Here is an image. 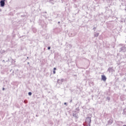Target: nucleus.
I'll return each instance as SVG.
<instances>
[{"instance_id": "f257e3e1", "label": "nucleus", "mask_w": 126, "mask_h": 126, "mask_svg": "<svg viewBox=\"0 0 126 126\" xmlns=\"http://www.w3.org/2000/svg\"><path fill=\"white\" fill-rule=\"evenodd\" d=\"M86 126H91V117H87L85 120Z\"/></svg>"}, {"instance_id": "f03ea898", "label": "nucleus", "mask_w": 126, "mask_h": 126, "mask_svg": "<svg viewBox=\"0 0 126 126\" xmlns=\"http://www.w3.org/2000/svg\"><path fill=\"white\" fill-rule=\"evenodd\" d=\"M119 46H121L122 47L120 48L119 52L122 53H126V45L125 44H120Z\"/></svg>"}, {"instance_id": "7ed1b4c3", "label": "nucleus", "mask_w": 126, "mask_h": 126, "mask_svg": "<svg viewBox=\"0 0 126 126\" xmlns=\"http://www.w3.org/2000/svg\"><path fill=\"white\" fill-rule=\"evenodd\" d=\"M107 71H108L109 73H113L114 72V71H115V70H114L113 67H110L109 68H108Z\"/></svg>"}, {"instance_id": "20e7f679", "label": "nucleus", "mask_w": 126, "mask_h": 126, "mask_svg": "<svg viewBox=\"0 0 126 126\" xmlns=\"http://www.w3.org/2000/svg\"><path fill=\"white\" fill-rule=\"evenodd\" d=\"M5 0H1L0 1V4L1 6V7H3V6H4V5L5 4V2H4Z\"/></svg>"}, {"instance_id": "39448f33", "label": "nucleus", "mask_w": 126, "mask_h": 126, "mask_svg": "<svg viewBox=\"0 0 126 126\" xmlns=\"http://www.w3.org/2000/svg\"><path fill=\"white\" fill-rule=\"evenodd\" d=\"M113 119H110L108 121V123H107L108 126H110V125H112L113 124Z\"/></svg>"}, {"instance_id": "423d86ee", "label": "nucleus", "mask_w": 126, "mask_h": 126, "mask_svg": "<svg viewBox=\"0 0 126 126\" xmlns=\"http://www.w3.org/2000/svg\"><path fill=\"white\" fill-rule=\"evenodd\" d=\"M101 79L103 81H106V80H107V78L106 77V76H105L104 75H101Z\"/></svg>"}, {"instance_id": "0eeeda50", "label": "nucleus", "mask_w": 126, "mask_h": 126, "mask_svg": "<svg viewBox=\"0 0 126 126\" xmlns=\"http://www.w3.org/2000/svg\"><path fill=\"white\" fill-rule=\"evenodd\" d=\"M73 117H74V118H75V119H78V115H77V114L76 113H73Z\"/></svg>"}, {"instance_id": "6e6552de", "label": "nucleus", "mask_w": 126, "mask_h": 126, "mask_svg": "<svg viewBox=\"0 0 126 126\" xmlns=\"http://www.w3.org/2000/svg\"><path fill=\"white\" fill-rule=\"evenodd\" d=\"M62 82H63V81L62 80H58V83L59 84H62Z\"/></svg>"}, {"instance_id": "1a4fd4ad", "label": "nucleus", "mask_w": 126, "mask_h": 126, "mask_svg": "<svg viewBox=\"0 0 126 126\" xmlns=\"http://www.w3.org/2000/svg\"><path fill=\"white\" fill-rule=\"evenodd\" d=\"M99 36V33H94V37H98Z\"/></svg>"}, {"instance_id": "9d476101", "label": "nucleus", "mask_w": 126, "mask_h": 126, "mask_svg": "<svg viewBox=\"0 0 126 126\" xmlns=\"http://www.w3.org/2000/svg\"><path fill=\"white\" fill-rule=\"evenodd\" d=\"M24 103H25V104H27V103H28V101H27V100H25L24 101Z\"/></svg>"}, {"instance_id": "9b49d317", "label": "nucleus", "mask_w": 126, "mask_h": 126, "mask_svg": "<svg viewBox=\"0 0 126 126\" xmlns=\"http://www.w3.org/2000/svg\"><path fill=\"white\" fill-rule=\"evenodd\" d=\"M28 94H29V96H31V95H32V93L29 92V93H28Z\"/></svg>"}, {"instance_id": "f8f14e48", "label": "nucleus", "mask_w": 126, "mask_h": 126, "mask_svg": "<svg viewBox=\"0 0 126 126\" xmlns=\"http://www.w3.org/2000/svg\"><path fill=\"white\" fill-rule=\"evenodd\" d=\"M107 100H108V101H109L110 100V98L109 97H107Z\"/></svg>"}, {"instance_id": "ddd939ff", "label": "nucleus", "mask_w": 126, "mask_h": 126, "mask_svg": "<svg viewBox=\"0 0 126 126\" xmlns=\"http://www.w3.org/2000/svg\"><path fill=\"white\" fill-rule=\"evenodd\" d=\"M53 74H56V70L53 71Z\"/></svg>"}, {"instance_id": "4468645a", "label": "nucleus", "mask_w": 126, "mask_h": 126, "mask_svg": "<svg viewBox=\"0 0 126 126\" xmlns=\"http://www.w3.org/2000/svg\"><path fill=\"white\" fill-rule=\"evenodd\" d=\"M33 32H34V33H35V32H36V30H35V29H33Z\"/></svg>"}, {"instance_id": "2eb2a0df", "label": "nucleus", "mask_w": 126, "mask_h": 126, "mask_svg": "<svg viewBox=\"0 0 126 126\" xmlns=\"http://www.w3.org/2000/svg\"><path fill=\"white\" fill-rule=\"evenodd\" d=\"M93 30H94V31H95V29H96V27H94V28H93Z\"/></svg>"}, {"instance_id": "dca6fc26", "label": "nucleus", "mask_w": 126, "mask_h": 126, "mask_svg": "<svg viewBox=\"0 0 126 126\" xmlns=\"http://www.w3.org/2000/svg\"><path fill=\"white\" fill-rule=\"evenodd\" d=\"M48 50H51V47H48Z\"/></svg>"}, {"instance_id": "f3484780", "label": "nucleus", "mask_w": 126, "mask_h": 126, "mask_svg": "<svg viewBox=\"0 0 126 126\" xmlns=\"http://www.w3.org/2000/svg\"><path fill=\"white\" fill-rule=\"evenodd\" d=\"M56 69H57V68L54 67V70H56Z\"/></svg>"}, {"instance_id": "a211bd4d", "label": "nucleus", "mask_w": 126, "mask_h": 126, "mask_svg": "<svg viewBox=\"0 0 126 126\" xmlns=\"http://www.w3.org/2000/svg\"><path fill=\"white\" fill-rule=\"evenodd\" d=\"M2 63H5V61L3 60V61H2Z\"/></svg>"}, {"instance_id": "6ab92c4d", "label": "nucleus", "mask_w": 126, "mask_h": 126, "mask_svg": "<svg viewBox=\"0 0 126 126\" xmlns=\"http://www.w3.org/2000/svg\"><path fill=\"white\" fill-rule=\"evenodd\" d=\"M71 102H72V99L70 101V103H71Z\"/></svg>"}, {"instance_id": "aec40b11", "label": "nucleus", "mask_w": 126, "mask_h": 126, "mask_svg": "<svg viewBox=\"0 0 126 126\" xmlns=\"http://www.w3.org/2000/svg\"><path fill=\"white\" fill-rule=\"evenodd\" d=\"M64 105H66V102H65V103H64Z\"/></svg>"}, {"instance_id": "412c9836", "label": "nucleus", "mask_w": 126, "mask_h": 126, "mask_svg": "<svg viewBox=\"0 0 126 126\" xmlns=\"http://www.w3.org/2000/svg\"><path fill=\"white\" fill-rule=\"evenodd\" d=\"M50 0V1H53V0Z\"/></svg>"}, {"instance_id": "4be33fe9", "label": "nucleus", "mask_w": 126, "mask_h": 126, "mask_svg": "<svg viewBox=\"0 0 126 126\" xmlns=\"http://www.w3.org/2000/svg\"><path fill=\"white\" fill-rule=\"evenodd\" d=\"M5 90L4 88H3L2 90Z\"/></svg>"}, {"instance_id": "5701e85b", "label": "nucleus", "mask_w": 126, "mask_h": 126, "mask_svg": "<svg viewBox=\"0 0 126 126\" xmlns=\"http://www.w3.org/2000/svg\"><path fill=\"white\" fill-rule=\"evenodd\" d=\"M60 23H61L60 22H58V24H60Z\"/></svg>"}, {"instance_id": "b1692460", "label": "nucleus", "mask_w": 126, "mask_h": 126, "mask_svg": "<svg viewBox=\"0 0 126 126\" xmlns=\"http://www.w3.org/2000/svg\"><path fill=\"white\" fill-rule=\"evenodd\" d=\"M28 64H29V62L28 63Z\"/></svg>"}, {"instance_id": "393cba45", "label": "nucleus", "mask_w": 126, "mask_h": 126, "mask_svg": "<svg viewBox=\"0 0 126 126\" xmlns=\"http://www.w3.org/2000/svg\"><path fill=\"white\" fill-rule=\"evenodd\" d=\"M36 117H38V115H36Z\"/></svg>"}, {"instance_id": "a878e982", "label": "nucleus", "mask_w": 126, "mask_h": 126, "mask_svg": "<svg viewBox=\"0 0 126 126\" xmlns=\"http://www.w3.org/2000/svg\"><path fill=\"white\" fill-rule=\"evenodd\" d=\"M83 126H85V125L84 124Z\"/></svg>"}, {"instance_id": "bb28decb", "label": "nucleus", "mask_w": 126, "mask_h": 126, "mask_svg": "<svg viewBox=\"0 0 126 126\" xmlns=\"http://www.w3.org/2000/svg\"><path fill=\"white\" fill-rule=\"evenodd\" d=\"M123 126H126V125H124Z\"/></svg>"}, {"instance_id": "cd10ccee", "label": "nucleus", "mask_w": 126, "mask_h": 126, "mask_svg": "<svg viewBox=\"0 0 126 126\" xmlns=\"http://www.w3.org/2000/svg\"><path fill=\"white\" fill-rule=\"evenodd\" d=\"M76 110H78V109L76 108Z\"/></svg>"}, {"instance_id": "c85d7f7f", "label": "nucleus", "mask_w": 126, "mask_h": 126, "mask_svg": "<svg viewBox=\"0 0 126 126\" xmlns=\"http://www.w3.org/2000/svg\"><path fill=\"white\" fill-rule=\"evenodd\" d=\"M76 110H78V109L76 108Z\"/></svg>"}, {"instance_id": "c756f323", "label": "nucleus", "mask_w": 126, "mask_h": 126, "mask_svg": "<svg viewBox=\"0 0 126 126\" xmlns=\"http://www.w3.org/2000/svg\"><path fill=\"white\" fill-rule=\"evenodd\" d=\"M70 46L71 47V45H70Z\"/></svg>"}, {"instance_id": "7c9ffc66", "label": "nucleus", "mask_w": 126, "mask_h": 126, "mask_svg": "<svg viewBox=\"0 0 126 126\" xmlns=\"http://www.w3.org/2000/svg\"><path fill=\"white\" fill-rule=\"evenodd\" d=\"M27 59H29V58H28V57H27Z\"/></svg>"}]
</instances>
